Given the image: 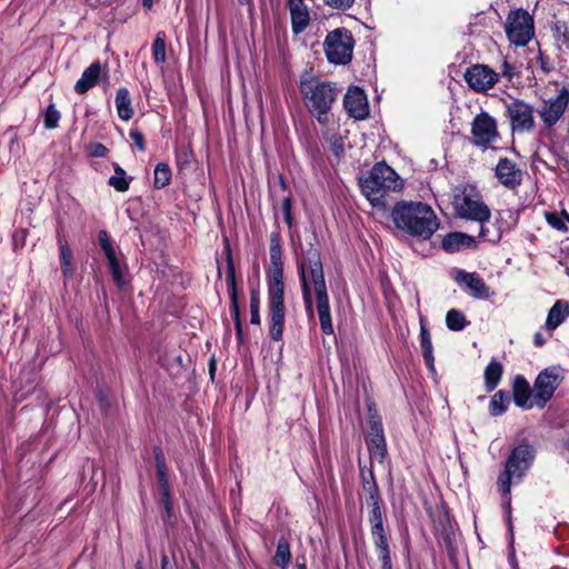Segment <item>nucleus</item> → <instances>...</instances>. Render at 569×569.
<instances>
[{
    "instance_id": "obj_51",
    "label": "nucleus",
    "mask_w": 569,
    "mask_h": 569,
    "mask_svg": "<svg viewBox=\"0 0 569 569\" xmlns=\"http://www.w3.org/2000/svg\"><path fill=\"white\" fill-rule=\"evenodd\" d=\"M547 220L548 222L556 229L558 230H563L566 229L563 222L553 213H548L547 214Z\"/></svg>"
},
{
    "instance_id": "obj_34",
    "label": "nucleus",
    "mask_w": 569,
    "mask_h": 569,
    "mask_svg": "<svg viewBox=\"0 0 569 569\" xmlns=\"http://www.w3.org/2000/svg\"><path fill=\"white\" fill-rule=\"evenodd\" d=\"M152 56L157 63H163L166 61V33L163 31H159L156 34L152 46Z\"/></svg>"
},
{
    "instance_id": "obj_14",
    "label": "nucleus",
    "mask_w": 569,
    "mask_h": 569,
    "mask_svg": "<svg viewBox=\"0 0 569 569\" xmlns=\"http://www.w3.org/2000/svg\"><path fill=\"white\" fill-rule=\"evenodd\" d=\"M507 114L512 132L525 133L533 130L536 124L535 110L528 102L519 99L509 102L507 104Z\"/></svg>"
},
{
    "instance_id": "obj_1",
    "label": "nucleus",
    "mask_w": 569,
    "mask_h": 569,
    "mask_svg": "<svg viewBox=\"0 0 569 569\" xmlns=\"http://www.w3.org/2000/svg\"><path fill=\"white\" fill-rule=\"evenodd\" d=\"M298 273L301 282L302 299L308 316L313 317V303L310 288L312 284L321 331L328 336L332 335L333 327L321 257L320 252L312 246L306 249L301 257H299Z\"/></svg>"
},
{
    "instance_id": "obj_31",
    "label": "nucleus",
    "mask_w": 569,
    "mask_h": 569,
    "mask_svg": "<svg viewBox=\"0 0 569 569\" xmlns=\"http://www.w3.org/2000/svg\"><path fill=\"white\" fill-rule=\"evenodd\" d=\"M160 499L168 513L171 512L170 486L167 476V469L157 470Z\"/></svg>"
},
{
    "instance_id": "obj_22",
    "label": "nucleus",
    "mask_w": 569,
    "mask_h": 569,
    "mask_svg": "<svg viewBox=\"0 0 569 569\" xmlns=\"http://www.w3.org/2000/svg\"><path fill=\"white\" fill-rule=\"evenodd\" d=\"M226 280H227L228 293H229V297L231 300V315L234 319L237 329L240 331V327H241L240 308H239V303H238L236 271H234V266H233V262H232V259L230 256L228 258V269H227Z\"/></svg>"
},
{
    "instance_id": "obj_10",
    "label": "nucleus",
    "mask_w": 569,
    "mask_h": 569,
    "mask_svg": "<svg viewBox=\"0 0 569 569\" xmlns=\"http://www.w3.org/2000/svg\"><path fill=\"white\" fill-rule=\"evenodd\" d=\"M569 106V89L562 87L556 96L543 99L537 109V113L548 130L555 128L562 119Z\"/></svg>"
},
{
    "instance_id": "obj_38",
    "label": "nucleus",
    "mask_w": 569,
    "mask_h": 569,
    "mask_svg": "<svg viewBox=\"0 0 569 569\" xmlns=\"http://www.w3.org/2000/svg\"><path fill=\"white\" fill-rule=\"evenodd\" d=\"M363 490L367 493V501L380 500L379 489L371 471L368 477L363 478Z\"/></svg>"
},
{
    "instance_id": "obj_23",
    "label": "nucleus",
    "mask_w": 569,
    "mask_h": 569,
    "mask_svg": "<svg viewBox=\"0 0 569 569\" xmlns=\"http://www.w3.org/2000/svg\"><path fill=\"white\" fill-rule=\"evenodd\" d=\"M476 240L473 237L463 232H451L442 239V249L447 252H457L466 248L475 247Z\"/></svg>"
},
{
    "instance_id": "obj_25",
    "label": "nucleus",
    "mask_w": 569,
    "mask_h": 569,
    "mask_svg": "<svg viewBox=\"0 0 569 569\" xmlns=\"http://www.w3.org/2000/svg\"><path fill=\"white\" fill-rule=\"evenodd\" d=\"M420 348L428 369L435 372L433 347L426 321L420 319Z\"/></svg>"
},
{
    "instance_id": "obj_27",
    "label": "nucleus",
    "mask_w": 569,
    "mask_h": 569,
    "mask_svg": "<svg viewBox=\"0 0 569 569\" xmlns=\"http://www.w3.org/2000/svg\"><path fill=\"white\" fill-rule=\"evenodd\" d=\"M502 366L497 360H491L485 369V385L487 391H492L501 380Z\"/></svg>"
},
{
    "instance_id": "obj_59",
    "label": "nucleus",
    "mask_w": 569,
    "mask_h": 569,
    "mask_svg": "<svg viewBox=\"0 0 569 569\" xmlns=\"http://www.w3.org/2000/svg\"><path fill=\"white\" fill-rule=\"evenodd\" d=\"M142 4L146 9L150 10L152 8V0H142Z\"/></svg>"
},
{
    "instance_id": "obj_43",
    "label": "nucleus",
    "mask_w": 569,
    "mask_h": 569,
    "mask_svg": "<svg viewBox=\"0 0 569 569\" xmlns=\"http://www.w3.org/2000/svg\"><path fill=\"white\" fill-rule=\"evenodd\" d=\"M497 73H499V79L503 78L508 82H510L517 76L516 67L507 59H503Z\"/></svg>"
},
{
    "instance_id": "obj_35",
    "label": "nucleus",
    "mask_w": 569,
    "mask_h": 569,
    "mask_svg": "<svg viewBox=\"0 0 569 569\" xmlns=\"http://www.w3.org/2000/svg\"><path fill=\"white\" fill-rule=\"evenodd\" d=\"M517 173L516 164L507 159L501 158L496 167L497 178H511Z\"/></svg>"
},
{
    "instance_id": "obj_40",
    "label": "nucleus",
    "mask_w": 569,
    "mask_h": 569,
    "mask_svg": "<svg viewBox=\"0 0 569 569\" xmlns=\"http://www.w3.org/2000/svg\"><path fill=\"white\" fill-rule=\"evenodd\" d=\"M553 37L561 41L563 44L568 43L569 41V30L565 22L562 21H556L551 27Z\"/></svg>"
},
{
    "instance_id": "obj_60",
    "label": "nucleus",
    "mask_w": 569,
    "mask_h": 569,
    "mask_svg": "<svg viewBox=\"0 0 569 569\" xmlns=\"http://www.w3.org/2000/svg\"><path fill=\"white\" fill-rule=\"evenodd\" d=\"M297 569H307L306 563H298Z\"/></svg>"
},
{
    "instance_id": "obj_15",
    "label": "nucleus",
    "mask_w": 569,
    "mask_h": 569,
    "mask_svg": "<svg viewBox=\"0 0 569 569\" xmlns=\"http://www.w3.org/2000/svg\"><path fill=\"white\" fill-rule=\"evenodd\" d=\"M451 276L453 280L475 299L485 300L490 298L493 293L485 280L476 272L455 269Z\"/></svg>"
},
{
    "instance_id": "obj_32",
    "label": "nucleus",
    "mask_w": 569,
    "mask_h": 569,
    "mask_svg": "<svg viewBox=\"0 0 569 569\" xmlns=\"http://www.w3.org/2000/svg\"><path fill=\"white\" fill-rule=\"evenodd\" d=\"M466 316L457 309H450L446 315V325L452 331H460L468 326Z\"/></svg>"
},
{
    "instance_id": "obj_33",
    "label": "nucleus",
    "mask_w": 569,
    "mask_h": 569,
    "mask_svg": "<svg viewBox=\"0 0 569 569\" xmlns=\"http://www.w3.org/2000/svg\"><path fill=\"white\" fill-rule=\"evenodd\" d=\"M368 503L371 507L369 512V522L371 525V531L385 529L380 500H371L368 501Z\"/></svg>"
},
{
    "instance_id": "obj_48",
    "label": "nucleus",
    "mask_w": 569,
    "mask_h": 569,
    "mask_svg": "<svg viewBox=\"0 0 569 569\" xmlns=\"http://www.w3.org/2000/svg\"><path fill=\"white\" fill-rule=\"evenodd\" d=\"M129 137L134 142V144L137 146V148L139 150H141V151L144 150V138H143V134L139 130H136V129L130 130Z\"/></svg>"
},
{
    "instance_id": "obj_11",
    "label": "nucleus",
    "mask_w": 569,
    "mask_h": 569,
    "mask_svg": "<svg viewBox=\"0 0 569 569\" xmlns=\"http://www.w3.org/2000/svg\"><path fill=\"white\" fill-rule=\"evenodd\" d=\"M506 34L515 46H526L533 37L532 17L522 9L511 11L506 21Z\"/></svg>"
},
{
    "instance_id": "obj_19",
    "label": "nucleus",
    "mask_w": 569,
    "mask_h": 569,
    "mask_svg": "<svg viewBox=\"0 0 569 569\" xmlns=\"http://www.w3.org/2000/svg\"><path fill=\"white\" fill-rule=\"evenodd\" d=\"M101 78L107 80L108 71H103L99 61L92 62L88 68L83 70L81 77L76 82L74 91L79 94H83L93 88Z\"/></svg>"
},
{
    "instance_id": "obj_57",
    "label": "nucleus",
    "mask_w": 569,
    "mask_h": 569,
    "mask_svg": "<svg viewBox=\"0 0 569 569\" xmlns=\"http://www.w3.org/2000/svg\"><path fill=\"white\" fill-rule=\"evenodd\" d=\"M168 182L169 180H159V179H156L154 180V188L157 189H161V188H164L168 186Z\"/></svg>"
},
{
    "instance_id": "obj_26",
    "label": "nucleus",
    "mask_w": 569,
    "mask_h": 569,
    "mask_svg": "<svg viewBox=\"0 0 569 569\" xmlns=\"http://www.w3.org/2000/svg\"><path fill=\"white\" fill-rule=\"evenodd\" d=\"M116 108L120 119L128 121L133 117L130 93L127 88H120L116 94Z\"/></svg>"
},
{
    "instance_id": "obj_52",
    "label": "nucleus",
    "mask_w": 569,
    "mask_h": 569,
    "mask_svg": "<svg viewBox=\"0 0 569 569\" xmlns=\"http://www.w3.org/2000/svg\"><path fill=\"white\" fill-rule=\"evenodd\" d=\"M154 460L157 470L167 469L164 456L160 449L154 450Z\"/></svg>"
},
{
    "instance_id": "obj_18",
    "label": "nucleus",
    "mask_w": 569,
    "mask_h": 569,
    "mask_svg": "<svg viewBox=\"0 0 569 569\" xmlns=\"http://www.w3.org/2000/svg\"><path fill=\"white\" fill-rule=\"evenodd\" d=\"M343 106L348 114L357 120H363L369 114L367 96L358 87L348 89L343 99Z\"/></svg>"
},
{
    "instance_id": "obj_3",
    "label": "nucleus",
    "mask_w": 569,
    "mask_h": 569,
    "mask_svg": "<svg viewBox=\"0 0 569 569\" xmlns=\"http://www.w3.org/2000/svg\"><path fill=\"white\" fill-rule=\"evenodd\" d=\"M391 218L399 230L422 240L430 239L439 229L433 209L420 201L398 202L391 211Z\"/></svg>"
},
{
    "instance_id": "obj_58",
    "label": "nucleus",
    "mask_w": 569,
    "mask_h": 569,
    "mask_svg": "<svg viewBox=\"0 0 569 569\" xmlns=\"http://www.w3.org/2000/svg\"><path fill=\"white\" fill-rule=\"evenodd\" d=\"M479 237H480V238H483V239H488L487 230H486V228H485V223H480V232H479Z\"/></svg>"
},
{
    "instance_id": "obj_61",
    "label": "nucleus",
    "mask_w": 569,
    "mask_h": 569,
    "mask_svg": "<svg viewBox=\"0 0 569 569\" xmlns=\"http://www.w3.org/2000/svg\"><path fill=\"white\" fill-rule=\"evenodd\" d=\"M280 181H281V187H282L283 189H286V188H287L286 180H284V179H281Z\"/></svg>"
},
{
    "instance_id": "obj_2",
    "label": "nucleus",
    "mask_w": 569,
    "mask_h": 569,
    "mask_svg": "<svg viewBox=\"0 0 569 569\" xmlns=\"http://www.w3.org/2000/svg\"><path fill=\"white\" fill-rule=\"evenodd\" d=\"M270 261L266 268L267 283V319L269 335L273 341L283 337L286 323L284 306V269L282 260L281 237L279 232H271L269 246Z\"/></svg>"
},
{
    "instance_id": "obj_36",
    "label": "nucleus",
    "mask_w": 569,
    "mask_h": 569,
    "mask_svg": "<svg viewBox=\"0 0 569 569\" xmlns=\"http://www.w3.org/2000/svg\"><path fill=\"white\" fill-rule=\"evenodd\" d=\"M368 178H400V177L385 161H379L372 167V169L370 171V176Z\"/></svg>"
},
{
    "instance_id": "obj_49",
    "label": "nucleus",
    "mask_w": 569,
    "mask_h": 569,
    "mask_svg": "<svg viewBox=\"0 0 569 569\" xmlns=\"http://www.w3.org/2000/svg\"><path fill=\"white\" fill-rule=\"evenodd\" d=\"M379 560L381 561L382 569H392L390 549L377 552Z\"/></svg>"
},
{
    "instance_id": "obj_21",
    "label": "nucleus",
    "mask_w": 569,
    "mask_h": 569,
    "mask_svg": "<svg viewBox=\"0 0 569 569\" xmlns=\"http://www.w3.org/2000/svg\"><path fill=\"white\" fill-rule=\"evenodd\" d=\"M512 396L516 406L522 409H531L533 405L532 388L522 376H517L512 383Z\"/></svg>"
},
{
    "instance_id": "obj_37",
    "label": "nucleus",
    "mask_w": 569,
    "mask_h": 569,
    "mask_svg": "<svg viewBox=\"0 0 569 569\" xmlns=\"http://www.w3.org/2000/svg\"><path fill=\"white\" fill-rule=\"evenodd\" d=\"M260 293L259 290L252 289L250 291V322L252 325H260Z\"/></svg>"
},
{
    "instance_id": "obj_53",
    "label": "nucleus",
    "mask_w": 569,
    "mask_h": 569,
    "mask_svg": "<svg viewBox=\"0 0 569 569\" xmlns=\"http://www.w3.org/2000/svg\"><path fill=\"white\" fill-rule=\"evenodd\" d=\"M154 174L156 177L161 174L163 177H167L170 174V168L167 163H158L154 168Z\"/></svg>"
},
{
    "instance_id": "obj_5",
    "label": "nucleus",
    "mask_w": 569,
    "mask_h": 569,
    "mask_svg": "<svg viewBox=\"0 0 569 569\" xmlns=\"http://www.w3.org/2000/svg\"><path fill=\"white\" fill-rule=\"evenodd\" d=\"M536 456L535 448L529 443H520L515 447L503 466V470L497 479L499 493L510 503L512 485L521 482L522 478L531 467Z\"/></svg>"
},
{
    "instance_id": "obj_46",
    "label": "nucleus",
    "mask_w": 569,
    "mask_h": 569,
    "mask_svg": "<svg viewBox=\"0 0 569 569\" xmlns=\"http://www.w3.org/2000/svg\"><path fill=\"white\" fill-rule=\"evenodd\" d=\"M281 208H282V213H283L284 221L288 224V227L291 228L292 223H293V218H292V214H291V210H292V199H291V197L288 196V197L283 198Z\"/></svg>"
},
{
    "instance_id": "obj_41",
    "label": "nucleus",
    "mask_w": 569,
    "mask_h": 569,
    "mask_svg": "<svg viewBox=\"0 0 569 569\" xmlns=\"http://www.w3.org/2000/svg\"><path fill=\"white\" fill-rule=\"evenodd\" d=\"M60 120V112L54 108V106L50 104L44 114V127L47 129H54L58 126Z\"/></svg>"
},
{
    "instance_id": "obj_6",
    "label": "nucleus",
    "mask_w": 569,
    "mask_h": 569,
    "mask_svg": "<svg viewBox=\"0 0 569 569\" xmlns=\"http://www.w3.org/2000/svg\"><path fill=\"white\" fill-rule=\"evenodd\" d=\"M450 199L455 214L458 218L478 223L489 221L491 211L482 201L480 192L473 184L461 181L452 188Z\"/></svg>"
},
{
    "instance_id": "obj_28",
    "label": "nucleus",
    "mask_w": 569,
    "mask_h": 569,
    "mask_svg": "<svg viewBox=\"0 0 569 569\" xmlns=\"http://www.w3.org/2000/svg\"><path fill=\"white\" fill-rule=\"evenodd\" d=\"M290 561H291L290 543H289L288 539H286L284 537H281L277 543V550H276V555L273 557V563H274V566L279 567L280 569H288Z\"/></svg>"
},
{
    "instance_id": "obj_7",
    "label": "nucleus",
    "mask_w": 569,
    "mask_h": 569,
    "mask_svg": "<svg viewBox=\"0 0 569 569\" xmlns=\"http://www.w3.org/2000/svg\"><path fill=\"white\" fill-rule=\"evenodd\" d=\"M327 59L335 64H347L352 59L355 40L346 28L329 32L323 42Z\"/></svg>"
},
{
    "instance_id": "obj_24",
    "label": "nucleus",
    "mask_w": 569,
    "mask_h": 569,
    "mask_svg": "<svg viewBox=\"0 0 569 569\" xmlns=\"http://www.w3.org/2000/svg\"><path fill=\"white\" fill-rule=\"evenodd\" d=\"M569 316V303L563 300H557L548 312L546 328L553 331Z\"/></svg>"
},
{
    "instance_id": "obj_30",
    "label": "nucleus",
    "mask_w": 569,
    "mask_h": 569,
    "mask_svg": "<svg viewBox=\"0 0 569 569\" xmlns=\"http://www.w3.org/2000/svg\"><path fill=\"white\" fill-rule=\"evenodd\" d=\"M59 244V253H60V264L62 274L66 278H70L73 274V263H72V252L67 243H64L61 238L58 239Z\"/></svg>"
},
{
    "instance_id": "obj_20",
    "label": "nucleus",
    "mask_w": 569,
    "mask_h": 569,
    "mask_svg": "<svg viewBox=\"0 0 569 569\" xmlns=\"http://www.w3.org/2000/svg\"><path fill=\"white\" fill-rule=\"evenodd\" d=\"M288 7L291 16L292 32L299 34L309 26V8L305 0H288Z\"/></svg>"
},
{
    "instance_id": "obj_12",
    "label": "nucleus",
    "mask_w": 569,
    "mask_h": 569,
    "mask_svg": "<svg viewBox=\"0 0 569 569\" xmlns=\"http://www.w3.org/2000/svg\"><path fill=\"white\" fill-rule=\"evenodd\" d=\"M468 87L477 93H488L499 82V73L488 64L475 63L463 73Z\"/></svg>"
},
{
    "instance_id": "obj_39",
    "label": "nucleus",
    "mask_w": 569,
    "mask_h": 569,
    "mask_svg": "<svg viewBox=\"0 0 569 569\" xmlns=\"http://www.w3.org/2000/svg\"><path fill=\"white\" fill-rule=\"evenodd\" d=\"M376 551L390 549L387 532L385 529L371 531Z\"/></svg>"
},
{
    "instance_id": "obj_13",
    "label": "nucleus",
    "mask_w": 569,
    "mask_h": 569,
    "mask_svg": "<svg viewBox=\"0 0 569 569\" xmlns=\"http://www.w3.org/2000/svg\"><path fill=\"white\" fill-rule=\"evenodd\" d=\"M499 139L496 119L488 112L477 114L471 123L472 143L480 148H488Z\"/></svg>"
},
{
    "instance_id": "obj_45",
    "label": "nucleus",
    "mask_w": 569,
    "mask_h": 569,
    "mask_svg": "<svg viewBox=\"0 0 569 569\" xmlns=\"http://www.w3.org/2000/svg\"><path fill=\"white\" fill-rule=\"evenodd\" d=\"M87 152L94 158H103L108 154V148L100 142H91L87 146Z\"/></svg>"
},
{
    "instance_id": "obj_8",
    "label": "nucleus",
    "mask_w": 569,
    "mask_h": 569,
    "mask_svg": "<svg viewBox=\"0 0 569 569\" xmlns=\"http://www.w3.org/2000/svg\"><path fill=\"white\" fill-rule=\"evenodd\" d=\"M563 379V369L560 366H550L540 371L532 387L533 405L539 409L545 408Z\"/></svg>"
},
{
    "instance_id": "obj_47",
    "label": "nucleus",
    "mask_w": 569,
    "mask_h": 569,
    "mask_svg": "<svg viewBox=\"0 0 569 569\" xmlns=\"http://www.w3.org/2000/svg\"><path fill=\"white\" fill-rule=\"evenodd\" d=\"M326 6L335 10L346 11L350 9L355 0H322Z\"/></svg>"
},
{
    "instance_id": "obj_29",
    "label": "nucleus",
    "mask_w": 569,
    "mask_h": 569,
    "mask_svg": "<svg viewBox=\"0 0 569 569\" xmlns=\"http://www.w3.org/2000/svg\"><path fill=\"white\" fill-rule=\"evenodd\" d=\"M509 403H510L509 393L503 390L497 391L492 396L490 403H489L490 415L493 417L503 415L507 411Z\"/></svg>"
},
{
    "instance_id": "obj_16",
    "label": "nucleus",
    "mask_w": 569,
    "mask_h": 569,
    "mask_svg": "<svg viewBox=\"0 0 569 569\" xmlns=\"http://www.w3.org/2000/svg\"><path fill=\"white\" fill-rule=\"evenodd\" d=\"M366 441L370 452L371 463L377 462L382 465L387 457V443L382 423L380 421L370 422V429Z\"/></svg>"
},
{
    "instance_id": "obj_54",
    "label": "nucleus",
    "mask_w": 569,
    "mask_h": 569,
    "mask_svg": "<svg viewBox=\"0 0 569 569\" xmlns=\"http://www.w3.org/2000/svg\"><path fill=\"white\" fill-rule=\"evenodd\" d=\"M502 184L510 189V190H515L521 182V180H501Z\"/></svg>"
},
{
    "instance_id": "obj_44",
    "label": "nucleus",
    "mask_w": 569,
    "mask_h": 569,
    "mask_svg": "<svg viewBox=\"0 0 569 569\" xmlns=\"http://www.w3.org/2000/svg\"><path fill=\"white\" fill-rule=\"evenodd\" d=\"M537 64L543 76L549 74L555 68L552 60L549 57L545 56L542 52H539L537 57Z\"/></svg>"
},
{
    "instance_id": "obj_56",
    "label": "nucleus",
    "mask_w": 569,
    "mask_h": 569,
    "mask_svg": "<svg viewBox=\"0 0 569 569\" xmlns=\"http://www.w3.org/2000/svg\"><path fill=\"white\" fill-rule=\"evenodd\" d=\"M112 167L114 169V176L111 178H124L126 172L122 168H120L117 163H112Z\"/></svg>"
},
{
    "instance_id": "obj_50",
    "label": "nucleus",
    "mask_w": 569,
    "mask_h": 569,
    "mask_svg": "<svg viewBox=\"0 0 569 569\" xmlns=\"http://www.w3.org/2000/svg\"><path fill=\"white\" fill-rule=\"evenodd\" d=\"M129 181L130 180H109V184L117 191L124 192L129 189Z\"/></svg>"
},
{
    "instance_id": "obj_42",
    "label": "nucleus",
    "mask_w": 569,
    "mask_h": 569,
    "mask_svg": "<svg viewBox=\"0 0 569 569\" xmlns=\"http://www.w3.org/2000/svg\"><path fill=\"white\" fill-rule=\"evenodd\" d=\"M328 142L330 144V150L332 151V153L337 158H340L345 151L342 137L338 133H331L328 138Z\"/></svg>"
},
{
    "instance_id": "obj_55",
    "label": "nucleus",
    "mask_w": 569,
    "mask_h": 569,
    "mask_svg": "<svg viewBox=\"0 0 569 569\" xmlns=\"http://www.w3.org/2000/svg\"><path fill=\"white\" fill-rule=\"evenodd\" d=\"M533 343H535V346H537V347H542V346L546 343V338L543 337V335H542V333L537 332V333H535V336H533Z\"/></svg>"
},
{
    "instance_id": "obj_4",
    "label": "nucleus",
    "mask_w": 569,
    "mask_h": 569,
    "mask_svg": "<svg viewBox=\"0 0 569 569\" xmlns=\"http://www.w3.org/2000/svg\"><path fill=\"white\" fill-rule=\"evenodd\" d=\"M300 93L305 106L319 123L328 121V113L337 100L338 89L332 82L317 78H306L300 81Z\"/></svg>"
},
{
    "instance_id": "obj_17",
    "label": "nucleus",
    "mask_w": 569,
    "mask_h": 569,
    "mask_svg": "<svg viewBox=\"0 0 569 569\" xmlns=\"http://www.w3.org/2000/svg\"><path fill=\"white\" fill-rule=\"evenodd\" d=\"M98 240L108 260L109 269L113 280L116 281L118 287H122L124 283V269L120 264L117 252L112 246L108 232L106 230L99 231Z\"/></svg>"
},
{
    "instance_id": "obj_9",
    "label": "nucleus",
    "mask_w": 569,
    "mask_h": 569,
    "mask_svg": "<svg viewBox=\"0 0 569 569\" xmlns=\"http://www.w3.org/2000/svg\"><path fill=\"white\" fill-rule=\"evenodd\" d=\"M361 193L372 207L385 208L392 193L403 188V180H358Z\"/></svg>"
}]
</instances>
